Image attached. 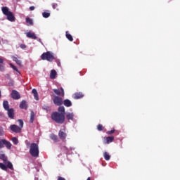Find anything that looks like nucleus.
Segmentation results:
<instances>
[{
	"instance_id": "32",
	"label": "nucleus",
	"mask_w": 180,
	"mask_h": 180,
	"mask_svg": "<svg viewBox=\"0 0 180 180\" xmlns=\"http://www.w3.org/2000/svg\"><path fill=\"white\" fill-rule=\"evenodd\" d=\"M50 13L48 11H45L44 13H42V17L45 18H48L50 16Z\"/></svg>"
},
{
	"instance_id": "42",
	"label": "nucleus",
	"mask_w": 180,
	"mask_h": 180,
	"mask_svg": "<svg viewBox=\"0 0 180 180\" xmlns=\"http://www.w3.org/2000/svg\"><path fill=\"white\" fill-rule=\"evenodd\" d=\"M57 180H65V179L61 176H58Z\"/></svg>"
},
{
	"instance_id": "45",
	"label": "nucleus",
	"mask_w": 180,
	"mask_h": 180,
	"mask_svg": "<svg viewBox=\"0 0 180 180\" xmlns=\"http://www.w3.org/2000/svg\"><path fill=\"white\" fill-rule=\"evenodd\" d=\"M4 63V59L0 57V63Z\"/></svg>"
},
{
	"instance_id": "35",
	"label": "nucleus",
	"mask_w": 180,
	"mask_h": 180,
	"mask_svg": "<svg viewBox=\"0 0 180 180\" xmlns=\"http://www.w3.org/2000/svg\"><path fill=\"white\" fill-rule=\"evenodd\" d=\"M5 139H0V150L4 147Z\"/></svg>"
},
{
	"instance_id": "38",
	"label": "nucleus",
	"mask_w": 180,
	"mask_h": 180,
	"mask_svg": "<svg viewBox=\"0 0 180 180\" xmlns=\"http://www.w3.org/2000/svg\"><path fill=\"white\" fill-rule=\"evenodd\" d=\"M5 70V66L3 63H0V71L4 72Z\"/></svg>"
},
{
	"instance_id": "9",
	"label": "nucleus",
	"mask_w": 180,
	"mask_h": 180,
	"mask_svg": "<svg viewBox=\"0 0 180 180\" xmlns=\"http://www.w3.org/2000/svg\"><path fill=\"white\" fill-rule=\"evenodd\" d=\"M114 136H108L104 138L103 144H110V143H112L114 141Z\"/></svg>"
},
{
	"instance_id": "15",
	"label": "nucleus",
	"mask_w": 180,
	"mask_h": 180,
	"mask_svg": "<svg viewBox=\"0 0 180 180\" xmlns=\"http://www.w3.org/2000/svg\"><path fill=\"white\" fill-rule=\"evenodd\" d=\"M20 108L27 109V104L25 101H21V103H20Z\"/></svg>"
},
{
	"instance_id": "24",
	"label": "nucleus",
	"mask_w": 180,
	"mask_h": 180,
	"mask_svg": "<svg viewBox=\"0 0 180 180\" xmlns=\"http://www.w3.org/2000/svg\"><path fill=\"white\" fill-rule=\"evenodd\" d=\"M103 158L105 161H109L110 160V155L108 152L103 153Z\"/></svg>"
},
{
	"instance_id": "5",
	"label": "nucleus",
	"mask_w": 180,
	"mask_h": 180,
	"mask_svg": "<svg viewBox=\"0 0 180 180\" xmlns=\"http://www.w3.org/2000/svg\"><path fill=\"white\" fill-rule=\"evenodd\" d=\"M58 136L60 140H62L63 141H64L65 140H66L67 136H68L66 133V130L65 129H60L58 133Z\"/></svg>"
},
{
	"instance_id": "30",
	"label": "nucleus",
	"mask_w": 180,
	"mask_h": 180,
	"mask_svg": "<svg viewBox=\"0 0 180 180\" xmlns=\"http://www.w3.org/2000/svg\"><path fill=\"white\" fill-rule=\"evenodd\" d=\"M0 168L3 170V171H7L8 167L7 165H5V163H0Z\"/></svg>"
},
{
	"instance_id": "11",
	"label": "nucleus",
	"mask_w": 180,
	"mask_h": 180,
	"mask_svg": "<svg viewBox=\"0 0 180 180\" xmlns=\"http://www.w3.org/2000/svg\"><path fill=\"white\" fill-rule=\"evenodd\" d=\"M53 92H55V94L57 96H65V91L63 88H60V89H53Z\"/></svg>"
},
{
	"instance_id": "16",
	"label": "nucleus",
	"mask_w": 180,
	"mask_h": 180,
	"mask_svg": "<svg viewBox=\"0 0 180 180\" xmlns=\"http://www.w3.org/2000/svg\"><path fill=\"white\" fill-rule=\"evenodd\" d=\"M49 137L51 138V140H53V141H55V143H58V141H59L57 135L54 134H51V136Z\"/></svg>"
},
{
	"instance_id": "28",
	"label": "nucleus",
	"mask_w": 180,
	"mask_h": 180,
	"mask_svg": "<svg viewBox=\"0 0 180 180\" xmlns=\"http://www.w3.org/2000/svg\"><path fill=\"white\" fill-rule=\"evenodd\" d=\"M35 114L34 111H31V115L30 117V122L33 123L34 121Z\"/></svg>"
},
{
	"instance_id": "8",
	"label": "nucleus",
	"mask_w": 180,
	"mask_h": 180,
	"mask_svg": "<svg viewBox=\"0 0 180 180\" xmlns=\"http://www.w3.org/2000/svg\"><path fill=\"white\" fill-rule=\"evenodd\" d=\"M11 98L14 100H18L20 98V94L16 90H13L11 91Z\"/></svg>"
},
{
	"instance_id": "33",
	"label": "nucleus",
	"mask_w": 180,
	"mask_h": 180,
	"mask_svg": "<svg viewBox=\"0 0 180 180\" xmlns=\"http://www.w3.org/2000/svg\"><path fill=\"white\" fill-rule=\"evenodd\" d=\"M17 121L18 122V125H20L19 127H21V129H22V127H23V125H24L23 120H20V119H18V120H17Z\"/></svg>"
},
{
	"instance_id": "12",
	"label": "nucleus",
	"mask_w": 180,
	"mask_h": 180,
	"mask_svg": "<svg viewBox=\"0 0 180 180\" xmlns=\"http://www.w3.org/2000/svg\"><path fill=\"white\" fill-rule=\"evenodd\" d=\"M7 111H8V118L14 119V117H15L14 109L13 108H10V109L7 110Z\"/></svg>"
},
{
	"instance_id": "31",
	"label": "nucleus",
	"mask_w": 180,
	"mask_h": 180,
	"mask_svg": "<svg viewBox=\"0 0 180 180\" xmlns=\"http://www.w3.org/2000/svg\"><path fill=\"white\" fill-rule=\"evenodd\" d=\"M42 109H44V110H46V112H50L51 110V107L47 105H44V106H42Z\"/></svg>"
},
{
	"instance_id": "37",
	"label": "nucleus",
	"mask_w": 180,
	"mask_h": 180,
	"mask_svg": "<svg viewBox=\"0 0 180 180\" xmlns=\"http://www.w3.org/2000/svg\"><path fill=\"white\" fill-rule=\"evenodd\" d=\"M11 141H13V143L14 144H15V146L17 144H18V139L17 138H15V137H13V139H11Z\"/></svg>"
},
{
	"instance_id": "26",
	"label": "nucleus",
	"mask_w": 180,
	"mask_h": 180,
	"mask_svg": "<svg viewBox=\"0 0 180 180\" xmlns=\"http://www.w3.org/2000/svg\"><path fill=\"white\" fill-rule=\"evenodd\" d=\"M3 105H4V108L6 110H8L10 109L9 108V103L8 101H4V103H3Z\"/></svg>"
},
{
	"instance_id": "18",
	"label": "nucleus",
	"mask_w": 180,
	"mask_h": 180,
	"mask_svg": "<svg viewBox=\"0 0 180 180\" xmlns=\"http://www.w3.org/2000/svg\"><path fill=\"white\" fill-rule=\"evenodd\" d=\"M65 117L68 120H73V119H74V113L68 112V113L66 114Z\"/></svg>"
},
{
	"instance_id": "27",
	"label": "nucleus",
	"mask_w": 180,
	"mask_h": 180,
	"mask_svg": "<svg viewBox=\"0 0 180 180\" xmlns=\"http://www.w3.org/2000/svg\"><path fill=\"white\" fill-rule=\"evenodd\" d=\"M65 37L70 41H73V37L72 36L68 33V32H65Z\"/></svg>"
},
{
	"instance_id": "44",
	"label": "nucleus",
	"mask_w": 180,
	"mask_h": 180,
	"mask_svg": "<svg viewBox=\"0 0 180 180\" xmlns=\"http://www.w3.org/2000/svg\"><path fill=\"white\" fill-rule=\"evenodd\" d=\"M35 9L34 6L30 7V11H34Z\"/></svg>"
},
{
	"instance_id": "1",
	"label": "nucleus",
	"mask_w": 180,
	"mask_h": 180,
	"mask_svg": "<svg viewBox=\"0 0 180 180\" xmlns=\"http://www.w3.org/2000/svg\"><path fill=\"white\" fill-rule=\"evenodd\" d=\"M30 146V154L32 157H39V145L36 143H30V142L27 143V146Z\"/></svg>"
},
{
	"instance_id": "47",
	"label": "nucleus",
	"mask_w": 180,
	"mask_h": 180,
	"mask_svg": "<svg viewBox=\"0 0 180 180\" xmlns=\"http://www.w3.org/2000/svg\"><path fill=\"white\" fill-rule=\"evenodd\" d=\"M1 97V91H0V98Z\"/></svg>"
},
{
	"instance_id": "19",
	"label": "nucleus",
	"mask_w": 180,
	"mask_h": 180,
	"mask_svg": "<svg viewBox=\"0 0 180 180\" xmlns=\"http://www.w3.org/2000/svg\"><path fill=\"white\" fill-rule=\"evenodd\" d=\"M4 146H6V147L8 150H11V148L12 147V144L11 143V142L6 139H4Z\"/></svg>"
},
{
	"instance_id": "3",
	"label": "nucleus",
	"mask_w": 180,
	"mask_h": 180,
	"mask_svg": "<svg viewBox=\"0 0 180 180\" xmlns=\"http://www.w3.org/2000/svg\"><path fill=\"white\" fill-rule=\"evenodd\" d=\"M3 13L7 16V19L10 22H14L15 20V16L13 15V13L9 11V8L6 6H4L1 8Z\"/></svg>"
},
{
	"instance_id": "7",
	"label": "nucleus",
	"mask_w": 180,
	"mask_h": 180,
	"mask_svg": "<svg viewBox=\"0 0 180 180\" xmlns=\"http://www.w3.org/2000/svg\"><path fill=\"white\" fill-rule=\"evenodd\" d=\"M53 103L56 105H61L63 103V98L59 96L53 97Z\"/></svg>"
},
{
	"instance_id": "17",
	"label": "nucleus",
	"mask_w": 180,
	"mask_h": 180,
	"mask_svg": "<svg viewBox=\"0 0 180 180\" xmlns=\"http://www.w3.org/2000/svg\"><path fill=\"white\" fill-rule=\"evenodd\" d=\"M13 60H14V62H15V63H17V65H18V66L22 67V61L20 60H19L17 57L15 56H13Z\"/></svg>"
},
{
	"instance_id": "46",
	"label": "nucleus",
	"mask_w": 180,
	"mask_h": 180,
	"mask_svg": "<svg viewBox=\"0 0 180 180\" xmlns=\"http://www.w3.org/2000/svg\"><path fill=\"white\" fill-rule=\"evenodd\" d=\"M86 180H91V178H90V177H88V178L86 179Z\"/></svg>"
},
{
	"instance_id": "36",
	"label": "nucleus",
	"mask_w": 180,
	"mask_h": 180,
	"mask_svg": "<svg viewBox=\"0 0 180 180\" xmlns=\"http://www.w3.org/2000/svg\"><path fill=\"white\" fill-rule=\"evenodd\" d=\"M97 130L98 131H102V130H103V126L102 124H98L97 125Z\"/></svg>"
},
{
	"instance_id": "14",
	"label": "nucleus",
	"mask_w": 180,
	"mask_h": 180,
	"mask_svg": "<svg viewBox=\"0 0 180 180\" xmlns=\"http://www.w3.org/2000/svg\"><path fill=\"white\" fill-rule=\"evenodd\" d=\"M63 103L66 107H71L72 105V102L70 100H68V99H65L63 101Z\"/></svg>"
},
{
	"instance_id": "10",
	"label": "nucleus",
	"mask_w": 180,
	"mask_h": 180,
	"mask_svg": "<svg viewBox=\"0 0 180 180\" xmlns=\"http://www.w3.org/2000/svg\"><path fill=\"white\" fill-rule=\"evenodd\" d=\"M84 96V95L82 92H76L72 95V98L76 100L82 98Z\"/></svg>"
},
{
	"instance_id": "40",
	"label": "nucleus",
	"mask_w": 180,
	"mask_h": 180,
	"mask_svg": "<svg viewBox=\"0 0 180 180\" xmlns=\"http://www.w3.org/2000/svg\"><path fill=\"white\" fill-rule=\"evenodd\" d=\"M4 128L2 127H0V137L1 136H4Z\"/></svg>"
},
{
	"instance_id": "39",
	"label": "nucleus",
	"mask_w": 180,
	"mask_h": 180,
	"mask_svg": "<svg viewBox=\"0 0 180 180\" xmlns=\"http://www.w3.org/2000/svg\"><path fill=\"white\" fill-rule=\"evenodd\" d=\"M115 129H112L110 131H108L106 132V134H108V136H110L111 134H113V133H115Z\"/></svg>"
},
{
	"instance_id": "25",
	"label": "nucleus",
	"mask_w": 180,
	"mask_h": 180,
	"mask_svg": "<svg viewBox=\"0 0 180 180\" xmlns=\"http://www.w3.org/2000/svg\"><path fill=\"white\" fill-rule=\"evenodd\" d=\"M32 94H34V98L35 100L38 101L39 100V94L36 89H32Z\"/></svg>"
},
{
	"instance_id": "29",
	"label": "nucleus",
	"mask_w": 180,
	"mask_h": 180,
	"mask_svg": "<svg viewBox=\"0 0 180 180\" xmlns=\"http://www.w3.org/2000/svg\"><path fill=\"white\" fill-rule=\"evenodd\" d=\"M0 159H1L4 161V163L8 161V158H7V156H6L5 154H1L0 155Z\"/></svg>"
},
{
	"instance_id": "21",
	"label": "nucleus",
	"mask_w": 180,
	"mask_h": 180,
	"mask_svg": "<svg viewBox=\"0 0 180 180\" xmlns=\"http://www.w3.org/2000/svg\"><path fill=\"white\" fill-rule=\"evenodd\" d=\"M25 22H27V25H28V26H32L34 24L32 19H31L30 18H25Z\"/></svg>"
},
{
	"instance_id": "41",
	"label": "nucleus",
	"mask_w": 180,
	"mask_h": 180,
	"mask_svg": "<svg viewBox=\"0 0 180 180\" xmlns=\"http://www.w3.org/2000/svg\"><path fill=\"white\" fill-rule=\"evenodd\" d=\"M52 8H53V9H57V8H58V4H52Z\"/></svg>"
},
{
	"instance_id": "2",
	"label": "nucleus",
	"mask_w": 180,
	"mask_h": 180,
	"mask_svg": "<svg viewBox=\"0 0 180 180\" xmlns=\"http://www.w3.org/2000/svg\"><path fill=\"white\" fill-rule=\"evenodd\" d=\"M51 118L58 124H63L65 120L64 114H60L58 112H53L52 115H51Z\"/></svg>"
},
{
	"instance_id": "20",
	"label": "nucleus",
	"mask_w": 180,
	"mask_h": 180,
	"mask_svg": "<svg viewBox=\"0 0 180 180\" xmlns=\"http://www.w3.org/2000/svg\"><path fill=\"white\" fill-rule=\"evenodd\" d=\"M4 164L6 165L7 168H9L11 169V171H13V165L10 161L7 160L6 162H4Z\"/></svg>"
},
{
	"instance_id": "23",
	"label": "nucleus",
	"mask_w": 180,
	"mask_h": 180,
	"mask_svg": "<svg viewBox=\"0 0 180 180\" xmlns=\"http://www.w3.org/2000/svg\"><path fill=\"white\" fill-rule=\"evenodd\" d=\"M58 111L60 113V114H63V115H65V109L64 106H60L58 108Z\"/></svg>"
},
{
	"instance_id": "43",
	"label": "nucleus",
	"mask_w": 180,
	"mask_h": 180,
	"mask_svg": "<svg viewBox=\"0 0 180 180\" xmlns=\"http://www.w3.org/2000/svg\"><path fill=\"white\" fill-rule=\"evenodd\" d=\"M20 47L21 49H25V48H26V45H25V44H21V45H20Z\"/></svg>"
},
{
	"instance_id": "6",
	"label": "nucleus",
	"mask_w": 180,
	"mask_h": 180,
	"mask_svg": "<svg viewBox=\"0 0 180 180\" xmlns=\"http://www.w3.org/2000/svg\"><path fill=\"white\" fill-rule=\"evenodd\" d=\"M10 130L13 133H21V127H18L16 124L10 125Z\"/></svg>"
},
{
	"instance_id": "34",
	"label": "nucleus",
	"mask_w": 180,
	"mask_h": 180,
	"mask_svg": "<svg viewBox=\"0 0 180 180\" xmlns=\"http://www.w3.org/2000/svg\"><path fill=\"white\" fill-rule=\"evenodd\" d=\"M10 67H11V68H13V70H15V72L20 73V71L18 70V69L17 68V67L15 66L14 65H13L12 63H10Z\"/></svg>"
},
{
	"instance_id": "13",
	"label": "nucleus",
	"mask_w": 180,
	"mask_h": 180,
	"mask_svg": "<svg viewBox=\"0 0 180 180\" xmlns=\"http://www.w3.org/2000/svg\"><path fill=\"white\" fill-rule=\"evenodd\" d=\"M27 37L32 39H37V37L36 36V34L34 32H27Z\"/></svg>"
},
{
	"instance_id": "4",
	"label": "nucleus",
	"mask_w": 180,
	"mask_h": 180,
	"mask_svg": "<svg viewBox=\"0 0 180 180\" xmlns=\"http://www.w3.org/2000/svg\"><path fill=\"white\" fill-rule=\"evenodd\" d=\"M41 59L52 62L53 60L56 59V57L53 53L51 51H46V53H42V55H41Z\"/></svg>"
},
{
	"instance_id": "22",
	"label": "nucleus",
	"mask_w": 180,
	"mask_h": 180,
	"mask_svg": "<svg viewBox=\"0 0 180 180\" xmlns=\"http://www.w3.org/2000/svg\"><path fill=\"white\" fill-rule=\"evenodd\" d=\"M56 76H57L56 71L54 70H51V75H50L51 79H56Z\"/></svg>"
}]
</instances>
